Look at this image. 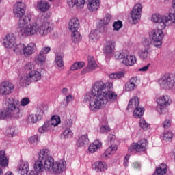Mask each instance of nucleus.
<instances>
[{
    "mask_svg": "<svg viewBox=\"0 0 175 175\" xmlns=\"http://www.w3.org/2000/svg\"><path fill=\"white\" fill-rule=\"evenodd\" d=\"M172 9H171V10H173L174 13H175V0H172Z\"/></svg>",
    "mask_w": 175,
    "mask_h": 175,
    "instance_id": "63",
    "label": "nucleus"
},
{
    "mask_svg": "<svg viewBox=\"0 0 175 175\" xmlns=\"http://www.w3.org/2000/svg\"><path fill=\"white\" fill-rule=\"evenodd\" d=\"M129 158H130L129 154H126L125 156L124 159V163H123L124 167H128V166L129 165Z\"/></svg>",
    "mask_w": 175,
    "mask_h": 175,
    "instance_id": "55",
    "label": "nucleus"
},
{
    "mask_svg": "<svg viewBox=\"0 0 175 175\" xmlns=\"http://www.w3.org/2000/svg\"><path fill=\"white\" fill-rule=\"evenodd\" d=\"M54 30V23L52 21L44 22L42 17H38L35 21H31L27 27L23 38L27 36H35L39 33L41 36H46Z\"/></svg>",
    "mask_w": 175,
    "mask_h": 175,
    "instance_id": "3",
    "label": "nucleus"
},
{
    "mask_svg": "<svg viewBox=\"0 0 175 175\" xmlns=\"http://www.w3.org/2000/svg\"><path fill=\"white\" fill-rule=\"evenodd\" d=\"M67 3L70 8L76 6V0H67Z\"/></svg>",
    "mask_w": 175,
    "mask_h": 175,
    "instance_id": "57",
    "label": "nucleus"
},
{
    "mask_svg": "<svg viewBox=\"0 0 175 175\" xmlns=\"http://www.w3.org/2000/svg\"><path fill=\"white\" fill-rule=\"evenodd\" d=\"M3 43L5 49H13V51L16 55H24V57H31L32 54H35L38 51L36 44L30 42L27 45L23 43L16 44V36L10 33L7 34L3 40Z\"/></svg>",
    "mask_w": 175,
    "mask_h": 175,
    "instance_id": "2",
    "label": "nucleus"
},
{
    "mask_svg": "<svg viewBox=\"0 0 175 175\" xmlns=\"http://www.w3.org/2000/svg\"><path fill=\"white\" fill-rule=\"evenodd\" d=\"M72 125H73V120L72 119H67L64 122V126L66 128H71Z\"/></svg>",
    "mask_w": 175,
    "mask_h": 175,
    "instance_id": "54",
    "label": "nucleus"
},
{
    "mask_svg": "<svg viewBox=\"0 0 175 175\" xmlns=\"http://www.w3.org/2000/svg\"><path fill=\"white\" fill-rule=\"evenodd\" d=\"M46 59H47V56L42 55V53H39L34 58L36 64L40 66H43L46 64Z\"/></svg>",
    "mask_w": 175,
    "mask_h": 175,
    "instance_id": "31",
    "label": "nucleus"
},
{
    "mask_svg": "<svg viewBox=\"0 0 175 175\" xmlns=\"http://www.w3.org/2000/svg\"><path fill=\"white\" fill-rule=\"evenodd\" d=\"M115 49L116 44L114 42L111 40L107 41L104 47V53H105V54H113V53H114Z\"/></svg>",
    "mask_w": 175,
    "mask_h": 175,
    "instance_id": "26",
    "label": "nucleus"
},
{
    "mask_svg": "<svg viewBox=\"0 0 175 175\" xmlns=\"http://www.w3.org/2000/svg\"><path fill=\"white\" fill-rule=\"evenodd\" d=\"M113 83L100 81L96 82L91 92L86 93L83 102L87 103L90 111H99L104 109L108 103L116 102L118 95L116 92L111 91Z\"/></svg>",
    "mask_w": 175,
    "mask_h": 175,
    "instance_id": "1",
    "label": "nucleus"
},
{
    "mask_svg": "<svg viewBox=\"0 0 175 175\" xmlns=\"http://www.w3.org/2000/svg\"><path fill=\"white\" fill-rule=\"evenodd\" d=\"M80 21L77 18H72L68 22V29L70 32H76L79 31Z\"/></svg>",
    "mask_w": 175,
    "mask_h": 175,
    "instance_id": "21",
    "label": "nucleus"
},
{
    "mask_svg": "<svg viewBox=\"0 0 175 175\" xmlns=\"http://www.w3.org/2000/svg\"><path fill=\"white\" fill-rule=\"evenodd\" d=\"M96 66L97 65L95 59H94L92 57L89 58L88 67L81 70V75H85V73L91 72V70H95V69H96Z\"/></svg>",
    "mask_w": 175,
    "mask_h": 175,
    "instance_id": "22",
    "label": "nucleus"
},
{
    "mask_svg": "<svg viewBox=\"0 0 175 175\" xmlns=\"http://www.w3.org/2000/svg\"><path fill=\"white\" fill-rule=\"evenodd\" d=\"M20 102L17 99L10 98L7 100L6 109L0 110V120L6 118H18L20 117Z\"/></svg>",
    "mask_w": 175,
    "mask_h": 175,
    "instance_id": "6",
    "label": "nucleus"
},
{
    "mask_svg": "<svg viewBox=\"0 0 175 175\" xmlns=\"http://www.w3.org/2000/svg\"><path fill=\"white\" fill-rule=\"evenodd\" d=\"M124 73L123 72H118L116 73H112L109 75V79H121L124 77Z\"/></svg>",
    "mask_w": 175,
    "mask_h": 175,
    "instance_id": "45",
    "label": "nucleus"
},
{
    "mask_svg": "<svg viewBox=\"0 0 175 175\" xmlns=\"http://www.w3.org/2000/svg\"><path fill=\"white\" fill-rule=\"evenodd\" d=\"M102 147V142L100 140H94L88 147V151L90 154H94Z\"/></svg>",
    "mask_w": 175,
    "mask_h": 175,
    "instance_id": "23",
    "label": "nucleus"
},
{
    "mask_svg": "<svg viewBox=\"0 0 175 175\" xmlns=\"http://www.w3.org/2000/svg\"><path fill=\"white\" fill-rule=\"evenodd\" d=\"M73 136V133L72 132V130H70V128L66 129L62 132V137L64 139H70Z\"/></svg>",
    "mask_w": 175,
    "mask_h": 175,
    "instance_id": "40",
    "label": "nucleus"
},
{
    "mask_svg": "<svg viewBox=\"0 0 175 175\" xmlns=\"http://www.w3.org/2000/svg\"><path fill=\"white\" fill-rule=\"evenodd\" d=\"M85 63L84 62H75L70 67V70H77V69H81L84 68Z\"/></svg>",
    "mask_w": 175,
    "mask_h": 175,
    "instance_id": "38",
    "label": "nucleus"
},
{
    "mask_svg": "<svg viewBox=\"0 0 175 175\" xmlns=\"http://www.w3.org/2000/svg\"><path fill=\"white\" fill-rule=\"evenodd\" d=\"M99 39V30H92L89 35L90 42H98Z\"/></svg>",
    "mask_w": 175,
    "mask_h": 175,
    "instance_id": "34",
    "label": "nucleus"
},
{
    "mask_svg": "<svg viewBox=\"0 0 175 175\" xmlns=\"http://www.w3.org/2000/svg\"><path fill=\"white\" fill-rule=\"evenodd\" d=\"M9 165V159L6 157L5 151H0V166L5 167Z\"/></svg>",
    "mask_w": 175,
    "mask_h": 175,
    "instance_id": "32",
    "label": "nucleus"
},
{
    "mask_svg": "<svg viewBox=\"0 0 175 175\" xmlns=\"http://www.w3.org/2000/svg\"><path fill=\"white\" fill-rule=\"evenodd\" d=\"M138 55L143 61H147L150 58V53L147 49H142L139 51Z\"/></svg>",
    "mask_w": 175,
    "mask_h": 175,
    "instance_id": "36",
    "label": "nucleus"
},
{
    "mask_svg": "<svg viewBox=\"0 0 175 175\" xmlns=\"http://www.w3.org/2000/svg\"><path fill=\"white\" fill-rule=\"evenodd\" d=\"M167 172V165L161 163L159 167H156V170L152 175H165Z\"/></svg>",
    "mask_w": 175,
    "mask_h": 175,
    "instance_id": "28",
    "label": "nucleus"
},
{
    "mask_svg": "<svg viewBox=\"0 0 175 175\" xmlns=\"http://www.w3.org/2000/svg\"><path fill=\"white\" fill-rule=\"evenodd\" d=\"M117 145H111V146L108 147L105 152L101 154L103 159H110L114 154H116L117 151Z\"/></svg>",
    "mask_w": 175,
    "mask_h": 175,
    "instance_id": "20",
    "label": "nucleus"
},
{
    "mask_svg": "<svg viewBox=\"0 0 175 175\" xmlns=\"http://www.w3.org/2000/svg\"><path fill=\"white\" fill-rule=\"evenodd\" d=\"M157 106L156 108L159 114H165L167 107L172 105V97L169 95H162L156 100Z\"/></svg>",
    "mask_w": 175,
    "mask_h": 175,
    "instance_id": "9",
    "label": "nucleus"
},
{
    "mask_svg": "<svg viewBox=\"0 0 175 175\" xmlns=\"http://www.w3.org/2000/svg\"><path fill=\"white\" fill-rule=\"evenodd\" d=\"M85 5V0H75V6L77 9H83Z\"/></svg>",
    "mask_w": 175,
    "mask_h": 175,
    "instance_id": "50",
    "label": "nucleus"
},
{
    "mask_svg": "<svg viewBox=\"0 0 175 175\" xmlns=\"http://www.w3.org/2000/svg\"><path fill=\"white\" fill-rule=\"evenodd\" d=\"M145 150H147V140L144 139L132 144L128 148L129 152H143Z\"/></svg>",
    "mask_w": 175,
    "mask_h": 175,
    "instance_id": "13",
    "label": "nucleus"
},
{
    "mask_svg": "<svg viewBox=\"0 0 175 175\" xmlns=\"http://www.w3.org/2000/svg\"><path fill=\"white\" fill-rule=\"evenodd\" d=\"M27 175H38V173L35 171H31Z\"/></svg>",
    "mask_w": 175,
    "mask_h": 175,
    "instance_id": "64",
    "label": "nucleus"
},
{
    "mask_svg": "<svg viewBox=\"0 0 175 175\" xmlns=\"http://www.w3.org/2000/svg\"><path fill=\"white\" fill-rule=\"evenodd\" d=\"M55 65L58 66V68H63L64 67V59L62 56L57 55L55 57Z\"/></svg>",
    "mask_w": 175,
    "mask_h": 175,
    "instance_id": "41",
    "label": "nucleus"
},
{
    "mask_svg": "<svg viewBox=\"0 0 175 175\" xmlns=\"http://www.w3.org/2000/svg\"><path fill=\"white\" fill-rule=\"evenodd\" d=\"M139 126L140 128H142V129H143L144 131H148V129H150V124L147 123L144 118L140 119Z\"/></svg>",
    "mask_w": 175,
    "mask_h": 175,
    "instance_id": "42",
    "label": "nucleus"
},
{
    "mask_svg": "<svg viewBox=\"0 0 175 175\" xmlns=\"http://www.w3.org/2000/svg\"><path fill=\"white\" fill-rule=\"evenodd\" d=\"M143 5L141 3H137L131 12V18L133 24H137L142 17Z\"/></svg>",
    "mask_w": 175,
    "mask_h": 175,
    "instance_id": "14",
    "label": "nucleus"
},
{
    "mask_svg": "<svg viewBox=\"0 0 175 175\" xmlns=\"http://www.w3.org/2000/svg\"><path fill=\"white\" fill-rule=\"evenodd\" d=\"M35 8L42 13H46L50 9V3L46 1L40 0L36 3Z\"/></svg>",
    "mask_w": 175,
    "mask_h": 175,
    "instance_id": "19",
    "label": "nucleus"
},
{
    "mask_svg": "<svg viewBox=\"0 0 175 175\" xmlns=\"http://www.w3.org/2000/svg\"><path fill=\"white\" fill-rule=\"evenodd\" d=\"M42 79V73L38 70L29 71L26 75L20 77L19 85L21 87H27L31 83H36Z\"/></svg>",
    "mask_w": 175,
    "mask_h": 175,
    "instance_id": "7",
    "label": "nucleus"
},
{
    "mask_svg": "<svg viewBox=\"0 0 175 175\" xmlns=\"http://www.w3.org/2000/svg\"><path fill=\"white\" fill-rule=\"evenodd\" d=\"M148 68H150V64H148L146 66L139 68V72H147L148 70Z\"/></svg>",
    "mask_w": 175,
    "mask_h": 175,
    "instance_id": "59",
    "label": "nucleus"
},
{
    "mask_svg": "<svg viewBox=\"0 0 175 175\" xmlns=\"http://www.w3.org/2000/svg\"><path fill=\"white\" fill-rule=\"evenodd\" d=\"M49 122V126L52 129L58 126L61 124V118L58 116H53L50 120H46Z\"/></svg>",
    "mask_w": 175,
    "mask_h": 175,
    "instance_id": "30",
    "label": "nucleus"
},
{
    "mask_svg": "<svg viewBox=\"0 0 175 175\" xmlns=\"http://www.w3.org/2000/svg\"><path fill=\"white\" fill-rule=\"evenodd\" d=\"M172 125V122H170V120L165 119L163 123L162 126L165 128V129H167V128H170V126Z\"/></svg>",
    "mask_w": 175,
    "mask_h": 175,
    "instance_id": "53",
    "label": "nucleus"
},
{
    "mask_svg": "<svg viewBox=\"0 0 175 175\" xmlns=\"http://www.w3.org/2000/svg\"><path fill=\"white\" fill-rule=\"evenodd\" d=\"M100 6V3L99 0H89L88 3V9L90 12H96L99 7Z\"/></svg>",
    "mask_w": 175,
    "mask_h": 175,
    "instance_id": "24",
    "label": "nucleus"
},
{
    "mask_svg": "<svg viewBox=\"0 0 175 175\" xmlns=\"http://www.w3.org/2000/svg\"><path fill=\"white\" fill-rule=\"evenodd\" d=\"M14 85L9 81H4L0 83V95L5 96L13 92Z\"/></svg>",
    "mask_w": 175,
    "mask_h": 175,
    "instance_id": "15",
    "label": "nucleus"
},
{
    "mask_svg": "<svg viewBox=\"0 0 175 175\" xmlns=\"http://www.w3.org/2000/svg\"><path fill=\"white\" fill-rule=\"evenodd\" d=\"M50 51H51V48L50 46H44L41 49L40 54H42V55H46V54H49Z\"/></svg>",
    "mask_w": 175,
    "mask_h": 175,
    "instance_id": "51",
    "label": "nucleus"
},
{
    "mask_svg": "<svg viewBox=\"0 0 175 175\" xmlns=\"http://www.w3.org/2000/svg\"><path fill=\"white\" fill-rule=\"evenodd\" d=\"M136 84H137V78L132 77L129 82L125 85V91L128 92L133 91L136 88Z\"/></svg>",
    "mask_w": 175,
    "mask_h": 175,
    "instance_id": "25",
    "label": "nucleus"
},
{
    "mask_svg": "<svg viewBox=\"0 0 175 175\" xmlns=\"http://www.w3.org/2000/svg\"><path fill=\"white\" fill-rule=\"evenodd\" d=\"M27 5L23 2H18L14 5L13 14L16 18H19L17 21L18 32L21 36H23L28 27L29 23H32V14L27 13Z\"/></svg>",
    "mask_w": 175,
    "mask_h": 175,
    "instance_id": "4",
    "label": "nucleus"
},
{
    "mask_svg": "<svg viewBox=\"0 0 175 175\" xmlns=\"http://www.w3.org/2000/svg\"><path fill=\"white\" fill-rule=\"evenodd\" d=\"M43 116H44V111L40 108L36 115H29L27 118V122L29 124H36L38 121H40L42 118H43Z\"/></svg>",
    "mask_w": 175,
    "mask_h": 175,
    "instance_id": "16",
    "label": "nucleus"
},
{
    "mask_svg": "<svg viewBox=\"0 0 175 175\" xmlns=\"http://www.w3.org/2000/svg\"><path fill=\"white\" fill-rule=\"evenodd\" d=\"M142 44L143 46H144L145 47H148V46H150V44H151V41H150L147 38H144L142 41Z\"/></svg>",
    "mask_w": 175,
    "mask_h": 175,
    "instance_id": "56",
    "label": "nucleus"
},
{
    "mask_svg": "<svg viewBox=\"0 0 175 175\" xmlns=\"http://www.w3.org/2000/svg\"><path fill=\"white\" fill-rule=\"evenodd\" d=\"M108 139L110 140V142H114V140H116V135L110 134L108 136Z\"/></svg>",
    "mask_w": 175,
    "mask_h": 175,
    "instance_id": "61",
    "label": "nucleus"
},
{
    "mask_svg": "<svg viewBox=\"0 0 175 175\" xmlns=\"http://www.w3.org/2000/svg\"><path fill=\"white\" fill-rule=\"evenodd\" d=\"M111 20V15L110 14H107L105 17L103 19H101L100 21V24L103 25H108Z\"/></svg>",
    "mask_w": 175,
    "mask_h": 175,
    "instance_id": "44",
    "label": "nucleus"
},
{
    "mask_svg": "<svg viewBox=\"0 0 175 175\" xmlns=\"http://www.w3.org/2000/svg\"><path fill=\"white\" fill-rule=\"evenodd\" d=\"M98 132L99 133H101V134H106L108 132H110V127H109V126L107 125H103L100 126Z\"/></svg>",
    "mask_w": 175,
    "mask_h": 175,
    "instance_id": "49",
    "label": "nucleus"
},
{
    "mask_svg": "<svg viewBox=\"0 0 175 175\" xmlns=\"http://www.w3.org/2000/svg\"><path fill=\"white\" fill-rule=\"evenodd\" d=\"M16 172L20 175H27L29 172V163L27 161H21L17 166Z\"/></svg>",
    "mask_w": 175,
    "mask_h": 175,
    "instance_id": "18",
    "label": "nucleus"
},
{
    "mask_svg": "<svg viewBox=\"0 0 175 175\" xmlns=\"http://www.w3.org/2000/svg\"><path fill=\"white\" fill-rule=\"evenodd\" d=\"M92 167L96 173H102V172H106L109 167L105 161H96L92 165Z\"/></svg>",
    "mask_w": 175,
    "mask_h": 175,
    "instance_id": "17",
    "label": "nucleus"
},
{
    "mask_svg": "<svg viewBox=\"0 0 175 175\" xmlns=\"http://www.w3.org/2000/svg\"><path fill=\"white\" fill-rule=\"evenodd\" d=\"M49 160L51 161V168L49 172L55 174H62L66 170V161L65 160H60L54 162V159L50 154Z\"/></svg>",
    "mask_w": 175,
    "mask_h": 175,
    "instance_id": "11",
    "label": "nucleus"
},
{
    "mask_svg": "<svg viewBox=\"0 0 175 175\" xmlns=\"http://www.w3.org/2000/svg\"><path fill=\"white\" fill-rule=\"evenodd\" d=\"M89 142L90 139H88V135H81L78 138L77 146V147H84V146H87V144H88Z\"/></svg>",
    "mask_w": 175,
    "mask_h": 175,
    "instance_id": "27",
    "label": "nucleus"
},
{
    "mask_svg": "<svg viewBox=\"0 0 175 175\" xmlns=\"http://www.w3.org/2000/svg\"><path fill=\"white\" fill-rule=\"evenodd\" d=\"M132 166L134 169H140L141 165L138 162L133 163Z\"/></svg>",
    "mask_w": 175,
    "mask_h": 175,
    "instance_id": "60",
    "label": "nucleus"
},
{
    "mask_svg": "<svg viewBox=\"0 0 175 175\" xmlns=\"http://www.w3.org/2000/svg\"><path fill=\"white\" fill-rule=\"evenodd\" d=\"M40 140V137H39V135H33L29 139V141L30 143H31V144H38Z\"/></svg>",
    "mask_w": 175,
    "mask_h": 175,
    "instance_id": "47",
    "label": "nucleus"
},
{
    "mask_svg": "<svg viewBox=\"0 0 175 175\" xmlns=\"http://www.w3.org/2000/svg\"><path fill=\"white\" fill-rule=\"evenodd\" d=\"M71 38L74 43H77V42H80V40H81V35H80L79 31H71Z\"/></svg>",
    "mask_w": 175,
    "mask_h": 175,
    "instance_id": "39",
    "label": "nucleus"
},
{
    "mask_svg": "<svg viewBox=\"0 0 175 175\" xmlns=\"http://www.w3.org/2000/svg\"><path fill=\"white\" fill-rule=\"evenodd\" d=\"M51 129V126L49 124V121H45L44 124L38 129L40 133H47Z\"/></svg>",
    "mask_w": 175,
    "mask_h": 175,
    "instance_id": "37",
    "label": "nucleus"
},
{
    "mask_svg": "<svg viewBox=\"0 0 175 175\" xmlns=\"http://www.w3.org/2000/svg\"><path fill=\"white\" fill-rule=\"evenodd\" d=\"M159 84L163 90L170 91L175 87V75H165L161 77L159 80Z\"/></svg>",
    "mask_w": 175,
    "mask_h": 175,
    "instance_id": "10",
    "label": "nucleus"
},
{
    "mask_svg": "<svg viewBox=\"0 0 175 175\" xmlns=\"http://www.w3.org/2000/svg\"><path fill=\"white\" fill-rule=\"evenodd\" d=\"M115 58L116 59H122V64L126 65V66H133L137 61L136 56L131 54L126 50L116 53Z\"/></svg>",
    "mask_w": 175,
    "mask_h": 175,
    "instance_id": "8",
    "label": "nucleus"
},
{
    "mask_svg": "<svg viewBox=\"0 0 175 175\" xmlns=\"http://www.w3.org/2000/svg\"><path fill=\"white\" fill-rule=\"evenodd\" d=\"M173 139V133L171 131H166L163 135L162 139L164 142H169V140H172Z\"/></svg>",
    "mask_w": 175,
    "mask_h": 175,
    "instance_id": "43",
    "label": "nucleus"
},
{
    "mask_svg": "<svg viewBox=\"0 0 175 175\" xmlns=\"http://www.w3.org/2000/svg\"><path fill=\"white\" fill-rule=\"evenodd\" d=\"M143 114H144V108L141 107L135 108L133 111V116L135 118H142V117H143Z\"/></svg>",
    "mask_w": 175,
    "mask_h": 175,
    "instance_id": "35",
    "label": "nucleus"
},
{
    "mask_svg": "<svg viewBox=\"0 0 175 175\" xmlns=\"http://www.w3.org/2000/svg\"><path fill=\"white\" fill-rule=\"evenodd\" d=\"M73 99H75V97H73V96H72L71 94L68 95L66 97V102L67 105H69L70 102H72V100H73Z\"/></svg>",
    "mask_w": 175,
    "mask_h": 175,
    "instance_id": "58",
    "label": "nucleus"
},
{
    "mask_svg": "<svg viewBox=\"0 0 175 175\" xmlns=\"http://www.w3.org/2000/svg\"><path fill=\"white\" fill-rule=\"evenodd\" d=\"M24 68L25 70H30V72L35 70V64L33 62H29L25 65Z\"/></svg>",
    "mask_w": 175,
    "mask_h": 175,
    "instance_id": "46",
    "label": "nucleus"
},
{
    "mask_svg": "<svg viewBox=\"0 0 175 175\" xmlns=\"http://www.w3.org/2000/svg\"><path fill=\"white\" fill-rule=\"evenodd\" d=\"M113 31H120L122 28V22L118 21L113 24Z\"/></svg>",
    "mask_w": 175,
    "mask_h": 175,
    "instance_id": "48",
    "label": "nucleus"
},
{
    "mask_svg": "<svg viewBox=\"0 0 175 175\" xmlns=\"http://www.w3.org/2000/svg\"><path fill=\"white\" fill-rule=\"evenodd\" d=\"M31 101L29 100V98L28 97H25L22 98L20 101L21 106H23V107L25 106H28Z\"/></svg>",
    "mask_w": 175,
    "mask_h": 175,
    "instance_id": "52",
    "label": "nucleus"
},
{
    "mask_svg": "<svg viewBox=\"0 0 175 175\" xmlns=\"http://www.w3.org/2000/svg\"><path fill=\"white\" fill-rule=\"evenodd\" d=\"M163 31L162 29H154L150 33V38L152 40L154 47L161 49L162 47V40L163 39Z\"/></svg>",
    "mask_w": 175,
    "mask_h": 175,
    "instance_id": "12",
    "label": "nucleus"
},
{
    "mask_svg": "<svg viewBox=\"0 0 175 175\" xmlns=\"http://www.w3.org/2000/svg\"><path fill=\"white\" fill-rule=\"evenodd\" d=\"M62 92L64 94V95H68V88H63Z\"/></svg>",
    "mask_w": 175,
    "mask_h": 175,
    "instance_id": "62",
    "label": "nucleus"
},
{
    "mask_svg": "<svg viewBox=\"0 0 175 175\" xmlns=\"http://www.w3.org/2000/svg\"><path fill=\"white\" fill-rule=\"evenodd\" d=\"M139 103L140 101L139 100V98L137 96H135L129 100L126 109L131 110V109H136L137 107H139Z\"/></svg>",
    "mask_w": 175,
    "mask_h": 175,
    "instance_id": "29",
    "label": "nucleus"
},
{
    "mask_svg": "<svg viewBox=\"0 0 175 175\" xmlns=\"http://www.w3.org/2000/svg\"><path fill=\"white\" fill-rule=\"evenodd\" d=\"M51 160H50V150L47 148L42 149L38 152V160L33 165L34 172L43 173L44 170L49 172L51 167Z\"/></svg>",
    "mask_w": 175,
    "mask_h": 175,
    "instance_id": "5",
    "label": "nucleus"
},
{
    "mask_svg": "<svg viewBox=\"0 0 175 175\" xmlns=\"http://www.w3.org/2000/svg\"><path fill=\"white\" fill-rule=\"evenodd\" d=\"M16 132H17V128L14 125H10L7 127L5 135L8 137H13L16 135Z\"/></svg>",
    "mask_w": 175,
    "mask_h": 175,
    "instance_id": "33",
    "label": "nucleus"
}]
</instances>
